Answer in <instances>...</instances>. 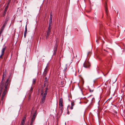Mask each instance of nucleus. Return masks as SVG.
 <instances>
[{
	"mask_svg": "<svg viewBox=\"0 0 125 125\" xmlns=\"http://www.w3.org/2000/svg\"><path fill=\"white\" fill-rule=\"evenodd\" d=\"M7 72V70H5L3 73L2 79L0 86V97L2 94L1 97V100L2 101H3L5 98V95L7 92L10 81V76L7 78L6 80H5Z\"/></svg>",
	"mask_w": 125,
	"mask_h": 125,
	"instance_id": "nucleus-1",
	"label": "nucleus"
},
{
	"mask_svg": "<svg viewBox=\"0 0 125 125\" xmlns=\"http://www.w3.org/2000/svg\"><path fill=\"white\" fill-rule=\"evenodd\" d=\"M48 85H47L45 89V90L44 92L43 90L41 91V95L42 96V101L41 102L42 103H43L45 101V97L47 94V90L48 89Z\"/></svg>",
	"mask_w": 125,
	"mask_h": 125,
	"instance_id": "nucleus-2",
	"label": "nucleus"
},
{
	"mask_svg": "<svg viewBox=\"0 0 125 125\" xmlns=\"http://www.w3.org/2000/svg\"><path fill=\"white\" fill-rule=\"evenodd\" d=\"M51 27H48V30L47 31V33L46 35V39H47L49 36L50 34V33L51 32Z\"/></svg>",
	"mask_w": 125,
	"mask_h": 125,
	"instance_id": "nucleus-3",
	"label": "nucleus"
},
{
	"mask_svg": "<svg viewBox=\"0 0 125 125\" xmlns=\"http://www.w3.org/2000/svg\"><path fill=\"white\" fill-rule=\"evenodd\" d=\"M6 47L5 46L4 47H3L2 50V52H1V54L0 55V58H2L3 57H2V56L4 55V52L6 50Z\"/></svg>",
	"mask_w": 125,
	"mask_h": 125,
	"instance_id": "nucleus-4",
	"label": "nucleus"
},
{
	"mask_svg": "<svg viewBox=\"0 0 125 125\" xmlns=\"http://www.w3.org/2000/svg\"><path fill=\"white\" fill-rule=\"evenodd\" d=\"M83 66L84 67L87 68L90 66V63L88 62H85L83 64Z\"/></svg>",
	"mask_w": 125,
	"mask_h": 125,
	"instance_id": "nucleus-5",
	"label": "nucleus"
},
{
	"mask_svg": "<svg viewBox=\"0 0 125 125\" xmlns=\"http://www.w3.org/2000/svg\"><path fill=\"white\" fill-rule=\"evenodd\" d=\"M48 68L47 67V66L46 67L43 73V75L44 76H46L48 71Z\"/></svg>",
	"mask_w": 125,
	"mask_h": 125,
	"instance_id": "nucleus-6",
	"label": "nucleus"
},
{
	"mask_svg": "<svg viewBox=\"0 0 125 125\" xmlns=\"http://www.w3.org/2000/svg\"><path fill=\"white\" fill-rule=\"evenodd\" d=\"M36 114L35 113H34L33 114L32 118L31 120V121L34 122L35 118L36 116Z\"/></svg>",
	"mask_w": 125,
	"mask_h": 125,
	"instance_id": "nucleus-7",
	"label": "nucleus"
},
{
	"mask_svg": "<svg viewBox=\"0 0 125 125\" xmlns=\"http://www.w3.org/2000/svg\"><path fill=\"white\" fill-rule=\"evenodd\" d=\"M59 108L60 109L61 111V112H62L63 108V104H59Z\"/></svg>",
	"mask_w": 125,
	"mask_h": 125,
	"instance_id": "nucleus-8",
	"label": "nucleus"
},
{
	"mask_svg": "<svg viewBox=\"0 0 125 125\" xmlns=\"http://www.w3.org/2000/svg\"><path fill=\"white\" fill-rule=\"evenodd\" d=\"M26 117H24L23 118L22 120L21 121V125H24L25 124V120L26 119Z\"/></svg>",
	"mask_w": 125,
	"mask_h": 125,
	"instance_id": "nucleus-9",
	"label": "nucleus"
},
{
	"mask_svg": "<svg viewBox=\"0 0 125 125\" xmlns=\"http://www.w3.org/2000/svg\"><path fill=\"white\" fill-rule=\"evenodd\" d=\"M105 8V13L107 15V5L106 2L105 3V4L104 6Z\"/></svg>",
	"mask_w": 125,
	"mask_h": 125,
	"instance_id": "nucleus-10",
	"label": "nucleus"
},
{
	"mask_svg": "<svg viewBox=\"0 0 125 125\" xmlns=\"http://www.w3.org/2000/svg\"><path fill=\"white\" fill-rule=\"evenodd\" d=\"M52 20L50 19L49 20V27H51L52 25Z\"/></svg>",
	"mask_w": 125,
	"mask_h": 125,
	"instance_id": "nucleus-11",
	"label": "nucleus"
},
{
	"mask_svg": "<svg viewBox=\"0 0 125 125\" xmlns=\"http://www.w3.org/2000/svg\"><path fill=\"white\" fill-rule=\"evenodd\" d=\"M71 106L70 107V108L71 109H73V106L74 105V103L73 102H71Z\"/></svg>",
	"mask_w": 125,
	"mask_h": 125,
	"instance_id": "nucleus-12",
	"label": "nucleus"
},
{
	"mask_svg": "<svg viewBox=\"0 0 125 125\" xmlns=\"http://www.w3.org/2000/svg\"><path fill=\"white\" fill-rule=\"evenodd\" d=\"M45 81H44V85L45 86L46 83H47V78L46 77H45Z\"/></svg>",
	"mask_w": 125,
	"mask_h": 125,
	"instance_id": "nucleus-13",
	"label": "nucleus"
},
{
	"mask_svg": "<svg viewBox=\"0 0 125 125\" xmlns=\"http://www.w3.org/2000/svg\"><path fill=\"white\" fill-rule=\"evenodd\" d=\"M59 104H63V100L62 98H61L60 99Z\"/></svg>",
	"mask_w": 125,
	"mask_h": 125,
	"instance_id": "nucleus-14",
	"label": "nucleus"
},
{
	"mask_svg": "<svg viewBox=\"0 0 125 125\" xmlns=\"http://www.w3.org/2000/svg\"><path fill=\"white\" fill-rule=\"evenodd\" d=\"M36 79H33V81H32V84H34L36 82Z\"/></svg>",
	"mask_w": 125,
	"mask_h": 125,
	"instance_id": "nucleus-15",
	"label": "nucleus"
},
{
	"mask_svg": "<svg viewBox=\"0 0 125 125\" xmlns=\"http://www.w3.org/2000/svg\"><path fill=\"white\" fill-rule=\"evenodd\" d=\"M8 5H7V6L5 8L4 10V11L6 12V11L7 10V9H8Z\"/></svg>",
	"mask_w": 125,
	"mask_h": 125,
	"instance_id": "nucleus-16",
	"label": "nucleus"
},
{
	"mask_svg": "<svg viewBox=\"0 0 125 125\" xmlns=\"http://www.w3.org/2000/svg\"><path fill=\"white\" fill-rule=\"evenodd\" d=\"M52 12L50 13V19L52 20Z\"/></svg>",
	"mask_w": 125,
	"mask_h": 125,
	"instance_id": "nucleus-17",
	"label": "nucleus"
},
{
	"mask_svg": "<svg viewBox=\"0 0 125 125\" xmlns=\"http://www.w3.org/2000/svg\"><path fill=\"white\" fill-rule=\"evenodd\" d=\"M27 25H26L25 26V31H24V33H27Z\"/></svg>",
	"mask_w": 125,
	"mask_h": 125,
	"instance_id": "nucleus-18",
	"label": "nucleus"
},
{
	"mask_svg": "<svg viewBox=\"0 0 125 125\" xmlns=\"http://www.w3.org/2000/svg\"><path fill=\"white\" fill-rule=\"evenodd\" d=\"M6 13V12L4 11L2 15V17H4L5 16Z\"/></svg>",
	"mask_w": 125,
	"mask_h": 125,
	"instance_id": "nucleus-19",
	"label": "nucleus"
},
{
	"mask_svg": "<svg viewBox=\"0 0 125 125\" xmlns=\"http://www.w3.org/2000/svg\"><path fill=\"white\" fill-rule=\"evenodd\" d=\"M9 19V17H7L5 20V21H8Z\"/></svg>",
	"mask_w": 125,
	"mask_h": 125,
	"instance_id": "nucleus-20",
	"label": "nucleus"
},
{
	"mask_svg": "<svg viewBox=\"0 0 125 125\" xmlns=\"http://www.w3.org/2000/svg\"><path fill=\"white\" fill-rule=\"evenodd\" d=\"M57 45L55 46L54 48V50H57Z\"/></svg>",
	"mask_w": 125,
	"mask_h": 125,
	"instance_id": "nucleus-21",
	"label": "nucleus"
},
{
	"mask_svg": "<svg viewBox=\"0 0 125 125\" xmlns=\"http://www.w3.org/2000/svg\"><path fill=\"white\" fill-rule=\"evenodd\" d=\"M54 50V53H53V55H55L57 51V50Z\"/></svg>",
	"mask_w": 125,
	"mask_h": 125,
	"instance_id": "nucleus-22",
	"label": "nucleus"
},
{
	"mask_svg": "<svg viewBox=\"0 0 125 125\" xmlns=\"http://www.w3.org/2000/svg\"><path fill=\"white\" fill-rule=\"evenodd\" d=\"M89 91L90 93L93 92L94 90H91L90 89H89Z\"/></svg>",
	"mask_w": 125,
	"mask_h": 125,
	"instance_id": "nucleus-23",
	"label": "nucleus"
},
{
	"mask_svg": "<svg viewBox=\"0 0 125 125\" xmlns=\"http://www.w3.org/2000/svg\"><path fill=\"white\" fill-rule=\"evenodd\" d=\"M11 1V0H8V2L7 4V5H8V6H9V4L10 3V2Z\"/></svg>",
	"mask_w": 125,
	"mask_h": 125,
	"instance_id": "nucleus-24",
	"label": "nucleus"
},
{
	"mask_svg": "<svg viewBox=\"0 0 125 125\" xmlns=\"http://www.w3.org/2000/svg\"><path fill=\"white\" fill-rule=\"evenodd\" d=\"M7 22H8V21H5L4 24L6 25V24H7Z\"/></svg>",
	"mask_w": 125,
	"mask_h": 125,
	"instance_id": "nucleus-25",
	"label": "nucleus"
},
{
	"mask_svg": "<svg viewBox=\"0 0 125 125\" xmlns=\"http://www.w3.org/2000/svg\"><path fill=\"white\" fill-rule=\"evenodd\" d=\"M33 88H32V87H31V93H32V91H33Z\"/></svg>",
	"mask_w": 125,
	"mask_h": 125,
	"instance_id": "nucleus-26",
	"label": "nucleus"
},
{
	"mask_svg": "<svg viewBox=\"0 0 125 125\" xmlns=\"http://www.w3.org/2000/svg\"><path fill=\"white\" fill-rule=\"evenodd\" d=\"M27 33H24V36L25 38L26 36Z\"/></svg>",
	"mask_w": 125,
	"mask_h": 125,
	"instance_id": "nucleus-27",
	"label": "nucleus"
},
{
	"mask_svg": "<svg viewBox=\"0 0 125 125\" xmlns=\"http://www.w3.org/2000/svg\"><path fill=\"white\" fill-rule=\"evenodd\" d=\"M33 122H32L31 121L30 125H33Z\"/></svg>",
	"mask_w": 125,
	"mask_h": 125,
	"instance_id": "nucleus-28",
	"label": "nucleus"
},
{
	"mask_svg": "<svg viewBox=\"0 0 125 125\" xmlns=\"http://www.w3.org/2000/svg\"><path fill=\"white\" fill-rule=\"evenodd\" d=\"M2 31L1 30V31L0 32V35L2 31Z\"/></svg>",
	"mask_w": 125,
	"mask_h": 125,
	"instance_id": "nucleus-29",
	"label": "nucleus"
},
{
	"mask_svg": "<svg viewBox=\"0 0 125 125\" xmlns=\"http://www.w3.org/2000/svg\"><path fill=\"white\" fill-rule=\"evenodd\" d=\"M4 28H3V27H2V28L1 29V30L2 31H3L4 30Z\"/></svg>",
	"mask_w": 125,
	"mask_h": 125,
	"instance_id": "nucleus-30",
	"label": "nucleus"
},
{
	"mask_svg": "<svg viewBox=\"0 0 125 125\" xmlns=\"http://www.w3.org/2000/svg\"><path fill=\"white\" fill-rule=\"evenodd\" d=\"M5 25L3 24V26H2V27H3V28H5Z\"/></svg>",
	"mask_w": 125,
	"mask_h": 125,
	"instance_id": "nucleus-31",
	"label": "nucleus"
},
{
	"mask_svg": "<svg viewBox=\"0 0 125 125\" xmlns=\"http://www.w3.org/2000/svg\"><path fill=\"white\" fill-rule=\"evenodd\" d=\"M68 107H69V106H68Z\"/></svg>",
	"mask_w": 125,
	"mask_h": 125,
	"instance_id": "nucleus-32",
	"label": "nucleus"
}]
</instances>
